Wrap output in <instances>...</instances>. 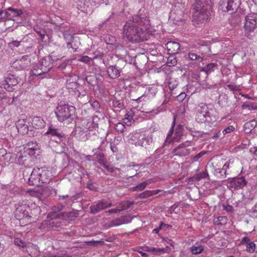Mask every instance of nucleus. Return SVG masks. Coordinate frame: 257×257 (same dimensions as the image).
I'll list each match as a JSON object with an SVG mask.
<instances>
[{
    "instance_id": "nucleus-1",
    "label": "nucleus",
    "mask_w": 257,
    "mask_h": 257,
    "mask_svg": "<svg viewBox=\"0 0 257 257\" xmlns=\"http://www.w3.org/2000/svg\"><path fill=\"white\" fill-rule=\"evenodd\" d=\"M136 21L129 20L124 25L122 36L123 39L131 42H140L147 40L151 31L150 21L138 18Z\"/></svg>"
},
{
    "instance_id": "nucleus-2",
    "label": "nucleus",
    "mask_w": 257,
    "mask_h": 257,
    "mask_svg": "<svg viewBox=\"0 0 257 257\" xmlns=\"http://www.w3.org/2000/svg\"><path fill=\"white\" fill-rule=\"evenodd\" d=\"M16 208L15 216L19 220L20 223L23 225L31 222V218H35L41 212L40 207L35 203L32 204L31 206H29L24 201L17 204Z\"/></svg>"
},
{
    "instance_id": "nucleus-4",
    "label": "nucleus",
    "mask_w": 257,
    "mask_h": 257,
    "mask_svg": "<svg viewBox=\"0 0 257 257\" xmlns=\"http://www.w3.org/2000/svg\"><path fill=\"white\" fill-rule=\"evenodd\" d=\"M55 114L59 121L67 123H71L77 117L75 107L69 104H59Z\"/></svg>"
},
{
    "instance_id": "nucleus-10",
    "label": "nucleus",
    "mask_w": 257,
    "mask_h": 257,
    "mask_svg": "<svg viewBox=\"0 0 257 257\" xmlns=\"http://www.w3.org/2000/svg\"><path fill=\"white\" fill-rule=\"evenodd\" d=\"M19 83L18 78L13 75H8L4 80L0 81V87L4 88L8 91L14 89V87Z\"/></svg>"
},
{
    "instance_id": "nucleus-9",
    "label": "nucleus",
    "mask_w": 257,
    "mask_h": 257,
    "mask_svg": "<svg viewBox=\"0 0 257 257\" xmlns=\"http://www.w3.org/2000/svg\"><path fill=\"white\" fill-rule=\"evenodd\" d=\"M240 3L241 0H220L219 9L223 12L235 11Z\"/></svg>"
},
{
    "instance_id": "nucleus-13",
    "label": "nucleus",
    "mask_w": 257,
    "mask_h": 257,
    "mask_svg": "<svg viewBox=\"0 0 257 257\" xmlns=\"http://www.w3.org/2000/svg\"><path fill=\"white\" fill-rule=\"evenodd\" d=\"M190 146L191 142L189 141H186L180 144L177 148L174 150L175 155L182 157L189 155L192 151L195 150L194 148H192V149L188 148Z\"/></svg>"
},
{
    "instance_id": "nucleus-31",
    "label": "nucleus",
    "mask_w": 257,
    "mask_h": 257,
    "mask_svg": "<svg viewBox=\"0 0 257 257\" xmlns=\"http://www.w3.org/2000/svg\"><path fill=\"white\" fill-rule=\"evenodd\" d=\"M161 191L160 190H156L153 191L147 190L143 193L140 194L139 195V197L141 198H145L149 196H151L153 195H155L158 194L159 192Z\"/></svg>"
},
{
    "instance_id": "nucleus-47",
    "label": "nucleus",
    "mask_w": 257,
    "mask_h": 257,
    "mask_svg": "<svg viewBox=\"0 0 257 257\" xmlns=\"http://www.w3.org/2000/svg\"><path fill=\"white\" fill-rule=\"evenodd\" d=\"M155 89H153L152 88H151V89H149L148 92L146 91L144 95L146 96H148L149 98H151L152 97H153L155 95Z\"/></svg>"
},
{
    "instance_id": "nucleus-32",
    "label": "nucleus",
    "mask_w": 257,
    "mask_h": 257,
    "mask_svg": "<svg viewBox=\"0 0 257 257\" xmlns=\"http://www.w3.org/2000/svg\"><path fill=\"white\" fill-rule=\"evenodd\" d=\"M213 222L216 225H223L227 223V218L226 216H219L215 218Z\"/></svg>"
},
{
    "instance_id": "nucleus-42",
    "label": "nucleus",
    "mask_w": 257,
    "mask_h": 257,
    "mask_svg": "<svg viewBox=\"0 0 257 257\" xmlns=\"http://www.w3.org/2000/svg\"><path fill=\"white\" fill-rule=\"evenodd\" d=\"M189 57L191 60H198L199 61H201L202 60V58L199 55H197L196 53L193 52H190L189 54Z\"/></svg>"
},
{
    "instance_id": "nucleus-30",
    "label": "nucleus",
    "mask_w": 257,
    "mask_h": 257,
    "mask_svg": "<svg viewBox=\"0 0 257 257\" xmlns=\"http://www.w3.org/2000/svg\"><path fill=\"white\" fill-rule=\"evenodd\" d=\"M217 67V65L215 63H210L202 69V71L205 72L207 74L214 71Z\"/></svg>"
},
{
    "instance_id": "nucleus-16",
    "label": "nucleus",
    "mask_w": 257,
    "mask_h": 257,
    "mask_svg": "<svg viewBox=\"0 0 257 257\" xmlns=\"http://www.w3.org/2000/svg\"><path fill=\"white\" fill-rule=\"evenodd\" d=\"M30 64V60L27 56H24L20 59H17L12 63L13 67L20 70L26 68Z\"/></svg>"
},
{
    "instance_id": "nucleus-38",
    "label": "nucleus",
    "mask_w": 257,
    "mask_h": 257,
    "mask_svg": "<svg viewBox=\"0 0 257 257\" xmlns=\"http://www.w3.org/2000/svg\"><path fill=\"white\" fill-rule=\"evenodd\" d=\"M27 124H29V122L27 121L26 119L25 118H20L16 124L17 128L18 130L20 129L22 126H24Z\"/></svg>"
},
{
    "instance_id": "nucleus-43",
    "label": "nucleus",
    "mask_w": 257,
    "mask_h": 257,
    "mask_svg": "<svg viewBox=\"0 0 257 257\" xmlns=\"http://www.w3.org/2000/svg\"><path fill=\"white\" fill-rule=\"evenodd\" d=\"M124 128L125 126L123 123L118 122L115 125V130L119 133H122Z\"/></svg>"
},
{
    "instance_id": "nucleus-35",
    "label": "nucleus",
    "mask_w": 257,
    "mask_h": 257,
    "mask_svg": "<svg viewBox=\"0 0 257 257\" xmlns=\"http://www.w3.org/2000/svg\"><path fill=\"white\" fill-rule=\"evenodd\" d=\"M74 92L78 97H80V96H84L86 94V92L83 87L79 83L78 84L77 88H76V89L74 90Z\"/></svg>"
},
{
    "instance_id": "nucleus-44",
    "label": "nucleus",
    "mask_w": 257,
    "mask_h": 257,
    "mask_svg": "<svg viewBox=\"0 0 257 257\" xmlns=\"http://www.w3.org/2000/svg\"><path fill=\"white\" fill-rule=\"evenodd\" d=\"M78 80V77L76 75H71L67 76L66 83H73Z\"/></svg>"
},
{
    "instance_id": "nucleus-12",
    "label": "nucleus",
    "mask_w": 257,
    "mask_h": 257,
    "mask_svg": "<svg viewBox=\"0 0 257 257\" xmlns=\"http://www.w3.org/2000/svg\"><path fill=\"white\" fill-rule=\"evenodd\" d=\"M182 5L178 4L172 7L170 13V19L173 21V23L177 25L178 22L181 21L183 18V12L181 8Z\"/></svg>"
},
{
    "instance_id": "nucleus-46",
    "label": "nucleus",
    "mask_w": 257,
    "mask_h": 257,
    "mask_svg": "<svg viewBox=\"0 0 257 257\" xmlns=\"http://www.w3.org/2000/svg\"><path fill=\"white\" fill-rule=\"evenodd\" d=\"M235 130V128L232 125H230L222 131L223 137L226 134L233 132Z\"/></svg>"
},
{
    "instance_id": "nucleus-40",
    "label": "nucleus",
    "mask_w": 257,
    "mask_h": 257,
    "mask_svg": "<svg viewBox=\"0 0 257 257\" xmlns=\"http://www.w3.org/2000/svg\"><path fill=\"white\" fill-rule=\"evenodd\" d=\"M243 201L245 203H249L250 201L253 199V197L251 195V193L249 191H247L245 193V194L243 195Z\"/></svg>"
},
{
    "instance_id": "nucleus-60",
    "label": "nucleus",
    "mask_w": 257,
    "mask_h": 257,
    "mask_svg": "<svg viewBox=\"0 0 257 257\" xmlns=\"http://www.w3.org/2000/svg\"><path fill=\"white\" fill-rule=\"evenodd\" d=\"M91 124V122H87V125H86V127H85V128H86V129H90V125Z\"/></svg>"
},
{
    "instance_id": "nucleus-23",
    "label": "nucleus",
    "mask_w": 257,
    "mask_h": 257,
    "mask_svg": "<svg viewBox=\"0 0 257 257\" xmlns=\"http://www.w3.org/2000/svg\"><path fill=\"white\" fill-rule=\"evenodd\" d=\"M134 113L132 110H130L125 114L123 118V123L127 126L131 125L134 122Z\"/></svg>"
},
{
    "instance_id": "nucleus-11",
    "label": "nucleus",
    "mask_w": 257,
    "mask_h": 257,
    "mask_svg": "<svg viewBox=\"0 0 257 257\" xmlns=\"http://www.w3.org/2000/svg\"><path fill=\"white\" fill-rule=\"evenodd\" d=\"M244 28L245 33L254 31L257 28V14L251 13L246 16Z\"/></svg>"
},
{
    "instance_id": "nucleus-21",
    "label": "nucleus",
    "mask_w": 257,
    "mask_h": 257,
    "mask_svg": "<svg viewBox=\"0 0 257 257\" xmlns=\"http://www.w3.org/2000/svg\"><path fill=\"white\" fill-rule=\"evenodd\" d=\"M8 20H14L15 18L20 16L22 14L21 10L9 8L7 9Z\"/></svg>"
},
{
    "instance_id": "nucleus-64",
    "label": "nucleus",
    "mask_w": 257,
    "mask_h": 257,
    "mask_svg": "<svg viewBox=\"0 0 257 257\" xmlns=\"http://www.w3.org/2000/svg\"><path fill=\"white\" fill-rule=\"evenodd\" d=\"M171 246H173V242L172 240H169V242H168Z\"/></svg>"
},
{
    "instance_id": "nucleus-62",
    "label": "nucleus",
    "mask_w": 257,
    "mask_h": 257,
    "mask_svg": "<svg viewBox=\"0 0 257 257\" xmlns=\"http://www.w3.org/2000/svg\"><path fill=\"white\" fill-rule=\"evenodd\" d=\"M159 230H160L159 228H155V229H153V232L155 233H157L159 232Z\"/></svg>"
},
{
    "instance_id": "nucleus-15",
    "label": "nucleus",
    "mask_w": 257,
    "mask_h": 257,
    "mask_svg": "<svg viewBox=\"0 0 257 257\" xmlns=\"http://www.w3.org/2000/svg\"><path fill=\"white\" fill-rule=\"evenodd\" d=\"M14 243L18 246L23 248L24 251H26L28 252H30V255H32V250H34L36 251H37V248L36 246L34 245L31 243H26L21 238L18 237L16 238L14 240Z\"/></svg>"
},
{
    "instance_id": "nucleus-20",
    "label": "nucleus",
    "mask_w": 257,
    "mask_h": 257,
    "mask_svg": "<svg viewBox=\"0 0 257 257\" xmlns=\"http://www.w3.org/2000/svg\"><path fill=\"white\" fill-rule=\"evenodd\" d=\"M166 46L170 54L178 53L180 47V44L175 41H169L166 44Z\"/></svg>"
},
{
    "instance_id": "nucleus-58",
    "label": "nucleus",
    "mask_w": 257,
    "mask_h": 257,
    "mask_svg": "<svg viewBox=\"0 0 257 257\" xmlns=\"http://www.w3.org/2000/svg\"><path fill=\"white\" fill-rule=\"evenodd\" d=\"M101 243L100 241H91L89 242V244L91 245H95L97 243Z\"/></svg>"
},
{
    "instance_id": "nucleus-50",
    "label": "nucleus",
    "mask_w": 257,
    "mask_h": 257,
    "mask_svg": "<svg viewBox=\"0 0 257 257\" xmlns=\"http://www.w3.org/2000/svg\"><path fill=\"white\" fill-rule=\"evenodd\" d=\"M206 153V152H205V151H202L201 152L198 153L197 155H196L195 156H194L192 158V162H196V161H198V160L199 159H200L201 157H202Z\"/></svg>"
},
{
    "instance_id": "nucleus-55",
    "label": "nucleus",
    "mask_w": 257,
    "mask_h": 257,
    "mask_svg": "<svg viewBox=\"0 0 257 257\" xmlns=\"http://www.w3.org/2000/svg\"><path fill=\"white\" fill-rule=\"evenodd\" d=\"M139 248L143 249V250L145 251H148V252H152V247H150L148 246H144L139 247Z\"/></svg>"
},
{
    "instance_id": "nucleus-28",
    "label": "nucleus",
    "mask_w": 257,
    "mask_h": 257,
    "mask_svg": "<svg viewBox=\"0 0 257 257\" xmlns=\"http://www.w3.org/2000/svg\"><path fill=\"white\" fill-rule=\"evenodd\" d=\"M91 8V4L89 1H85L81 5H79L78 9L84 13H88L89 9Z\"/></svg>"
},
{
    "instance_id": "nucleus-27",
    "label": "nucleus",
    "mask_w": 257,
    "mask_h": 257,
    "mask_svg": "<svg viewBox=\"0 0 257 257\" xmlns=\"http://www.w3.org/2000/svg\"><path fill=\"white\" fill-rule=\"evenodd\" d=\"M2 101V104L3 105H7L10 104L13 100L11 101L10 97H8L5 92H0V101Z\"/></svg>"
},
{
    "instance_id": "nucleus-8",
    "label": "nucleus",
    "mask_w": 257,
    "mask_h": 257,
    "mask_svg": "<svg viewBox=\"0 0 257 257\" xmlns=\"http://www.w3.org/2000/svg\"><path fill=\"white\" fill-rule=\"evenodd\" d=\"M50 62L46 58L43 59L41 63L35 65L30 72V76H38L48 72L51 68Z\"/></svg>"
},
{
    "instance_id": "nucleus-29",
    "label": "nucleus",
    "mask_w": 257,
    "mask_h": 257,
    "mask_svg": "<svg viewBox=\"0 0 257 257\" xmlns=\"http://www.w3.org/2000/svg\"><path fill=\"white\" fill-rule=\"evenodd\" d=\"M45 135H50L52 137H56L60 140L62 137L61 134L59 133L57 130L52 127H50L48 131L45 133Z\"/></svg>"
},
{
    "instance_id": "nucleus-34",
    "label": "nucleus",
    "mask_w": 257,
    "mask_h": 257,
    "mask_svg": "<svg viewBox=\"0 0 257 257\" xmlns=\"http://www.w3.org/2000/svg\"><path fill=\"white\" fill-rule=\"evenodd\" d=\"M197 113H202L205 115H209L207 106L204 103L200 104L197 108Z\"/></svg>"
},
{
    "instance_id": "nucleus-19",
    "label": "nucleus",
    "mask_w": 257,
    "mask_h": 257,
    "mask_svg": "<svg viewBox=\"0 0 257 257\" xmlns=\"http://www.w3.org/2000/svg\"><path fill=\"white\" fill-rule=\"evenodd\" d=\"M133 218L130 216H121L120 218L112 220L106 227L119 226L123 224L130 222Z\"/></svg>"
},
{
    "instance_id": "nucleus-48",
    "label": "nucleus",
    "mask_w": 257,
    "mask_h": 257,
    "mask_svg": "<svg viewBox=\"0 0 257 257\" xmlns=\"http://www.w3.org/2000/svg\"><path fill=\"white\" fill-rule=\"evenodd\" d=\"M78 60L85 63H88L92 60V59L87 56H81Z\"/></svg>"
},
{
    "instance_id": "nucleus-53",
    "label": "nucleus",
    "mask_w": 257,
    "mask_h": 257,
    "mask_svg": "<svg viewBox=\"0 0 257 257\" xmlns=\"http://www.w3.org/2000/svg\"><path fill=\"white\" fill-rule=\"evenodd\" d=\"M64 37L67 41L68 45H71L72 36L71 35H68L66 33H65L64 34Z\"/></svg>"
},
{
    "instance_id": "nucleus-59",
    "label": "nucleus",
    "mask_w": 257,
    "mask_h": 257,
    "mask_svg": "<svg viewBox=\"0 0 257 257\" xmlns=\"http://www.w3.org/2000/svg\"><path fill=\"white\" fill-rule=\"evenodd\" d=\"M227 87L231 90H234L235 89L234 86L231 84L227 85Z\"/></svg>"
},
{
    "instance_id": "nucleus-51",
    "label": "nucleus",
    "mask_w": 257,
    "mask_h": 257,
    "mask_svg": "<svg viewBox=\"0 0 257 257\" xmlns=\"http://www.w3.org/2000/svg\"><path fill=\"white\" fill-rule=\"evenodd\" d=\"M233 162V160H231V159H230V160H228V161L226 162L224 164V165L222 167V170H223L224 171V172L226 173V171L229 168V164H232Z\"/></svg>"
},
{
    "instance_id": "nucleus-56",
    "label": "nucleus",
    "mask_w": 257,
    "mask_h": 257,
    "mask_svg": "<svg viewBox=\"0 0 257 257\" xmlns=\"http://www.w3.org/2000/svg\"><path fill=\"white\" fill-rule=\"evenodd\" d=\"M249 240V238L247 237H244L241 241V244H244V243L245 242H248Z\"/></svg>"
},
{
    "instance_id": "nucleus-41",
    "label": "nucleus",
    "mask_w": 257,
    "mask_h": 257,
    "mask_svg": "<svg viewBox=\"0 0 257 257\" xmlns=\"http://www.w3.org/2000/svg\"><path fill=\"white\" fill-rule=\"evenodd\" d=\"M255 249V244L253 242L248 243L246 245V250L250 252L253 253L254 252Z\"/></svg>"
},
{
    "instance_id": "nucleus-24",
    "label": "nucleus",
    "mask_w": 257,
    "mask_h": 257,
    "mask_svg": "<svg viewBox=\"0 0 257 257\" xmlns=\"http://www.w3.org/2000/svg\"><path fill=\"white\" fill-rule=\"evenodd\" d=\"M107 73L111 78L114 79L119 76L120 71L115 66H111L108 68Z\"/></svg>"
},
{
    "instance_id": "nucleus-7",
    "label": "nucleus",
    "mask_w": 257,
    "mask_h": 257,
    "mask_svg": "<svg viewBox=\"0 0 257 257\" xmlns=\"http://www.w3.org/2000/svg\"><path fill=\"white\" fill-rule=\"evenodd\" d=\"M130 142L136 146L146 147L152 143L153 139L150 136H146L145 132L141 130H137L129 136Z\"/></svg>"
},
{
    "instance_id": "nucleus-57",
    "label": "nucleus",
    "mask_w": 257,
    "mask_h": 257,
    "mask_svg": "<svg viewBox=\"0 0 257 257\" xmlns=\"http://www.w3.org/2000/svg\"><path fill=\"white\" fill-rule=\"evenodd\" d=\"M138 252H139L142 257H148V254H147L146 253H145L144 252H143L142 251H140L139 250H136Z\"/></svg>"
},
{
    "instance_id": "nucleus-61",
    "label": "nucleus",
    "mask_w": 257,
    "mask_h": 257,
    "mask_svg": "<svg viewBox=\"0 0 257 257\" xmlns=\"http://www.w3.org/2000/svg\"><path fill=\"white\" fill-rule=\"evenodd\" d=\"M29 192L30 194L31 195H32V196H35V195H36V194L35 192H34V191H33V190H31V191H30Z\"/></svg>"
},
{
    "instance_id": "nucleus-36",
    "label": "nucleus",
    "mask_w": 257,
    "mask_h": 257,
    "mask_svg": "<svg viewBox=\"0 0 257 257\" xmlns=\"http://www.w3.org/2000/svg\"><path fill=\"white\" fill-rule=\"evenodd\" d=\"M203 250V246L200 245H194L191 247V251L195 254L200 253Z\"/></svg>"
},
{
    "instance_id": "nucleus-49",
    "label": "nucleus",
    "mask_w": 257,
    "mask_h": 257,
    "mask_svg": "<svg viewBox=\"0 0 257 257\" xmlns=\"http://www.w3.org/2000/svg\"><path fill=\"white\" fill-rule=\"evenodd\" d=\"M5 20H8L7 10L5 11H0V20L2 21Z\"/></svg>"
},
{
    "instance_id": "nucleus-39",
    "label": "nucleus",
    "mask_w": 257,
    "mask_h": 257,
    "mask_svg": "<svg viewBox=\"0 0 257 257\" xmlns=\"http://www.w3.org/2000/svg\"><path fill=\"white\" fill-rule=\"evenodd\" d=\"M196 116H197L196 119L198 120V121L203 122L206 121L207 120V118L209 117L210 115H205L204 114H203L202 113H197Z\"/></svg>"
},
{
    "instance_id": "nucleus-37",
    "label": "nucleus",
    "mask_w": 257,
    "mask_h": 257,
    "mask_svg": "<svg viewBox=\"0 0 257 257\" xmlns=\"http://www.w3.org/2000/svg\"><path fill=\"white\" fill-rule=\"evenodd\" d=\"M78 84L79 83H78V81H75L73 83H66V86L68 90L72 92H74L76 88H77Z\"/></svg>"
},
{
    "instance_id": "nucleus-33",
    "label": "nucleus",
    "mask_w": 257,
    "mask_h": 257,
    "mask_svg": "<svg viewBox=\"0 0 257 257\" xmlns=\"http://www.w3.org/2000/svg\"><path fill=\"white\" fill-rule=\"evenodd\" d=\"M32 125H29V124H27L20 127L18 131L20 134L24 135L28 134L29 131H32Z\"/></svg>"
},
{
    "instance_id": "nucleus-14",
    "label": "nucleus",
    "mask_w": 257,
    "mask_h": 257,
    "mask_svg": "<svg viewBox=\"0 0 257 257\" xmlns=\"http://www.w3.org/2000/svg\"><path fill=\"white\" fill-rule=\"evenodd\" d=\"M183 131L181 127L177 128L174 131L173 130V127H172L167 135L166 142L169 143L174 142H178L180 140Z\"/></svg>"
},
{
    "instance_id": "nucleus-22",
    "label": "nucleus",
    "mask_w": 257,
    "mask_h": 257,
    "mask_svg": "<svg viewBox=\"0 0 257 257\" xmlns=\"http://www.w3.org/2000/svg\"><path fill=\"white\" fill-rule=\"evenodd\" d=\"M32 128L39 129L43 127L45 125V122L42 118L40 117H34L32 122Z\"/></svg>"
},
{
    "instance_id": "nucleus-25",
    "label": "nucleus",
    "mask_w": 257,
    "mask_h": 257,
    "mask_svg": "<svg viewBox=\"0 0 257 257\" xmlns=\"http://www.w3.org/2000/svg\"><path fill=\"white\" fill-rule=\"evenodd\" d=\"M256 122L255 120H251L245 123L243 130L245 133H249L255 126Z\"/></svg>"
},
{
    "instance_id": "nucleus-5",
    "label": "nucleus",
    "mask_w": 257,
    "mask_h": 257,
    "mask_svg": "<svg viewBox=\"0 0 257 257\" xmlns=\"http://www.w3.org/2000/svg\"><path fill=\"white\" fill-rule=\"evenodd\" d=\"M28 147L23 152L21 153L18 157V163L24 165L26 167L32 166V156L34 155L37 151H38L39 146L34 143L28 144Z\"/></svg>"
},
{
    "instance_id": "nucleus-54",
    "label": "nucleus",
    "mask_w": 257,
    "mask_h": 257,
    "mask_svg": "<svg viewBox=\"0 0 257 257\" xmlns=\"http://www.w3.org/2000/svg\"><path fill=\"white\" fill-rule=\"evenodd\" d=\"M171 58L170 57L168 59L167 63L168 64V65L170 64V65L174 66L177 63V60L175 58H173L172 59H171Z\"/></svg>"
},
{
    "instance_id": "nucleus-17",
    "label": "nucleus",
    "mask_w": 257,
    "mask_h": 257,
    "mask_svg": "<svg viewBox=\"0 0 257 257\" xmlns=\"http://www.w3.org/2000/svg\"><path fill=\"white\" fill-rule=\"evenodd\" d=\"M246 184L244 178L241 177L231 180L228 183V187L234 189H241L244 187Z\"/></svg>"
},
{
    "instance_id": "nucleus-63",
    "label": "nucleus",
    "mask_w": 257,
    "mask_h": 257,
    "mask_svg": "<svg viewBox=\"0 0 257 257\" xmlns=\"http://www.w3.org/2000/svg\"><path fill=\"white\" fill-rule=\"evenodd\" d=\"M72 214V213H71V214ZM73 216H74V217H77V216H78V212H77V211L75 212H74V213H73Z\"/></svg>"
},
{
    "instance_id": "nucleus-26",
    "label": "nucleus",
    "mask_w": 257,
    "mask_h": 257,
    "mask_svg": "<svg viewBox=\"0 0 257 257\" xmlns=\"http://www.w3.org/2000/svg\"><path fill=\"white\" fill-rule=\"evenodd\" d=\"M168 249L170 250V248L168 246H166V248H157L152 247L151 253L153 254L159 255L164 253H168L169 251L167 250Z\"/></svg>"
},
{
    "instance_id": "nucleus-6",
    "label": "nucleus",
    "mask_w": 257,
    "mask_h": 257,
    "mask_svg": "<svg viewBox=\"0 0 257 257\" xmlns=\"http://www.w3.org/2000/svg\"><path fill=\"white\" fill-rule=\"evenodd\" d=\"M210 3V0H195L194 4V9L195 11L193 14L194 19L200 23L206 21L208 18L206 7Z\"/></svg>"
},
{
    "instance_id": "nucleus-45",
    "label": "nucleus",
    "mask_w": 257,
    "mask_h": 257,
    "mask_svg": "<svg viewBox=\"0 0 257 257\" xmlns=\"http://www.w3.org/2000/svg\"><path fill=\"white\" fill-rule=\"evenodd\" d=\"M150 183H148L147 182H144L142 183L141 184H139V185L137 186L134 188L135 191H142L144 190L147 185L149 184Z\"/></svg>"
},
{
    "instance_id": "nucleus-18",
    "label": "nucleus",
    "mask_w": 257,
    "mask_h": 257,
    "mask_svg": "<svg viewBox=\"0 0 257 257\" xmlns=\"http://www.w3.org/2000/svg\"><path fill=\"white\" fill-rule=\"evenodd\" d=\"M112 206V203L104 200L100 201L96 204H94L90 207L91 211L93 213H96L101 210L105 209Z\"/></svg>"
},
{
    "instance_id": "nucleus-3",
    "label": "nucleus",
    "mask_w": 257,
    "mask_h": 257,
    "mask_svg": "<svg viewBox=\"0 0 257 257\" xmlns=\"http://www.w3.org/2000/svg\"><path fill=\"white\" fill-rule=\"evenodd\" d=\"M52 177V173L48 169L35 168L31 173L28 183L33 186H40L45 183H49Z\"/></svg>"
},
{
    "instance_id": "nucleus-52",
    "label": "nucleus",
    "mask_w": 257,
    "mask_h": 257,
    "mask_svg": "<svg viewBox=\"0 0 257 257\" xmlns=\"http://www.w3.org/2000/svg\"><path fill=\"white\" fill-rule=\"evenodd\" d=\"M126 207H125V206H123L120 209H117V208H115V209H110L107 212L109 213H117L121 211H122L124 209H126Z\"/></svg>"
}]
</instances>
